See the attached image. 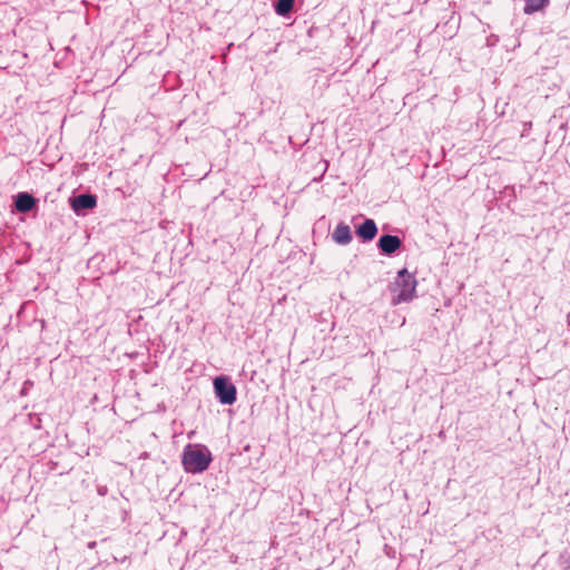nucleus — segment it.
Instances as JSON below:
<instances>
[{
  "label": "nucleus",
  "mask_w": 570,
  "mask_h": 570,
  "mask_svg": "<svg viewBox=\"0 0 570 570\" xmlns=\"http://www.w3.org/2000/svg\"><path fill=\"white\" fill-rule=\"evenodd\" d=\"M212 453L200 444H187L184 449L181 463L187 473H202L208 469Z\"/></svg>",
  "instance_id": "obj_1"
},
{
  "label": "nucleus",
  "mask_w": 570,
  "mask_h": 570,
  "mask_svg": "<svg viewBox=\"0 0 570 570\" xmlns=\"http://www.w3.org/2000/svg\"><path fill=\"white\" fill-rule=\"evenodd\" d=\"M416 288V281L407 269L403 268L399 272L395 282L391 286V291L395 294L393 304H400L413 298Z\"/></svg>",
  "instance_id": "obj_2"
},
{
  "label": "nucleus",
  "mask_w": 570,
  "mask_h": 570,
  "mask_svg": "<svg viewBox=\"0 0 570 570\" xmlns=\"http://www.w3.org/2000/svg\"><path fill=\"white\" fill-rule=\"evenodd\" d=\"M214 390L223 404H233L236 401V387L224 376L214 380Z\"/></svg>",
  "instance_id": "obj_3"
},
{
  "label": "nucleus",
  "mask_w": 570,
  "mask_h": 570,
  "mask_svg": "<svg viewBox=\"0 0 570 570\" xmlns=\"http://www.w3.org/2000/svg\"><path fill=\"white\" fill-rule=\"evenodd\" d=\"M96 205V196L90 194H82L71 199V208L75 212H79L81 209H92Z\"/></svg>",
  "instance_id": "obj_4"
},
{
  "label": "nucleus",
  "mask_w": 570,
  "mask_h": 570,
  "mask_svg": "<svg viewBox=\"0 0 570 570\" xmlns=\"http://www.w3.org/2000/svg\"><path fill=\"white\" fill-rule=\"evenodd\" d=\"M380 249L385 254H393L401 247V239L393 235H383L379 240Z\"/></svg>",
  "instance_id": "obj_5"
},
{
  "label": "nucleus",
  "mask_w": 570,
  "mask_h": 570,
  "mask_svg": "<svg viewBox=\"0 0 570 570\" xmlns=\"http://www.w3.org/2000/svg\"><path fill=\"white\" fill-rule=\"evenodd\" d=\"M356 234L365 242L372 240L377 234L375 222L373 219H366L357 227Z\"/></svg>",
  "instance_id": "obj_6"
},
{
  "label": "nucleus",
  "mask_w": 570,
  "mask_h": 570,
  "mask_svg": "<svg viewBox=\"0 0 570 570\" xmlns=\"http://www.w3.org/2000/svg\"><path fill=\"white\" fill-rule=\"evenodd\" d=\"M332 237L333 239L337 243V244H341V245H346L348 244L351 240H352V234H351V228L348 225L344 224V223H340L333 234H332Z\"/></svg>",
  "instance_id": "obj_7"
},
{
  "label": "nucleus",
  "mask_w": 570,
  "mask_h": 570,
  "mask_svg": "<svg viewBox=\"0 0 570 570\" xmlns=\"http://www.w3.org/2000/svg\"><path fill=\"white\" fill-rule=\"evenodd\" d=\"M35 203V198L31 195L22 193L17 197L16 208L21 213H27L32 209Z\"/></svg>",
  "instance_id": "obj_8"
},
{
  "label": "nucleus",
  "mask_w": 570,
  "mask_h": 570,
  "mask_svg": "<svg viewBox=\"0 0 570 570\" xmlns=\"http://www.w3.org/2000/svg\"><path fill=\"white\" fill-rule=\"evenodd\" d=\"M547 1L548 0H527L524 12L531 14L535 11H539L546 6Z\"/></svg>",
  "instance_id": "obj_9"
},
{
  "label": "nucleus",
  "mask_w": 570,
  "mask_h": 570,
  "mask_svg": "<svg viewBox=\"0 0 570 570\" xmlns=\"http://www.w3.org/2000/svg\"><path fill=\"white\" fill-rule=\"evenodd\" d=\"M294 6V0H278L275 6V11L279 16L287 14Z\"/></svg>",
  "instance_id": "obj_10"
}]
</instances>
